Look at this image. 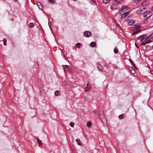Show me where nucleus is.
Segmentation results:
<instances>
[{
  "label": "nucleus",
  "instance_id": "nucleus-6",
  "mask_svg": "<svg viewBox=\"0 0 153 153\" xmlns=\"http://www.w3.org/2000/svg\"><path fill=\"white\" fill-rule=\"evenodd\" d=\"M151 41L150 40H145V41H144V42H143L141 44V45H144L146 44H147L149 42H151Z\"/></svg>",
  "mask_w": 153,
  "mask_h": 153
},
{
  "label": "nucleus",
  "instance_id": "nucleus-1",
  "mask_svg": "<svg viewBox=\"0 0 153 153\" xmlns=\"http://www.w3.org/2000/svg\"><path fill=\"white\" fill-rule=\"evenodd\" d=\"M129 9L127 6L122 7L121 10L119 11V14L120 15V18L121 19L127 15L129 13Z\"/></svg>",
  "mask_w": 153,
  "mask_h": 153
},
{
  "label": "nucleus",
  "instance_id": "nucleus-19",
  "mask_svg": "<svg viewBox=\"0 0 153 153\" xmlns=\"http://www.w3.org/2000/svg\"><path fill=\"white\" fill-rule=\"evenodd\" d=\"M114 51L115 53H117L118 52V50L117 48H114Z\"/></svg>",
  "mask_w": 153,
  "mask_h": 153
},
{
  "label": "nucleus",
  "instance_id": "nucleus-40",
  "mask_svg": "<svg viewBox=\"0 0 153 153\" xmlns=\"http://www.w3.org/2000/svg\"><path fill=\"white\" fill-rule=\"evenodd\" d=\"M152 10H153V7H152Z\"/></svg>",
  "mask_w": 153,
  "mask_h": 153
},
{
  "label": "nucleus",
  "instance_id": "nucleus-31",
  "mask_svg": "<svg viewBox=\"0 0 153 153\" xmlns=\"http://www.w3.org/2000/svg\"><path fill=\"white\" fill-rule=\"evenodd\" d=\"M130 61L131 62V63L132 64V65H134V67L135 68L136 67L134 65V62H133L131 60H130Z\"/></svg>",
  "mask_w": 153,
  "mask_h": 153
},
{
  "label": "nucleus",
  "instance_id": "nucleus-25",
  "mask_svg": "<svg viewBox=\"0 0 153 153\" xmlns=\"http://www.w3.org/2000/svg\"><path fill=\"white\" fill-rule=\"evenodd\" d=\"M74 123L72 122H71L70 124V126L71 127H73L74 126Z\"/></svg>",
  "mask_w": 153,
  "mask_h": 153
},
{
  "label": "nucleus",
  "instance_id": "nucleus-33",
  "mask_svg": "<svg viewBox=\"0 0 153 153\" xmlns=\"http://www.w3.org/2000/svg\"><path fill=\"white\" fill-rule=\"evenodd\" d=\"M131 21H130V22H128V24H129L130 25H131L132 23H131Z\"/></svg>",
  "mask_w": 153,
  "mask_h": 153
},
{
  "label": "nucleus",
  "instance_id": "nucleus-34",
  "mask_svg": "<svg viewBox=\"0 0 153 153\" xmlns=\"http://www.w3.org/2000/svg\"><path fill=\"white\" fill-rule=\"evenodd\" d=\"M150 73L152 74H153V71L152 70L150 71Z\"/></svg>",
  "mask_w": 153,
  "mask_h": 153
},
{
  "label": "nucleus",
  "instance_id": "nucleus-15",
  "mask_svg": "<svg viewBox=\"0 0 153 153\" xmlns=\"http://www.w3.org/2000/svg\"><path fill=\"white\" fill-rule=\"evenodd\" d=\"M76 142H77V144L78 145L81 146V143L80 142V140L79 139H77L76 140Z\"/></svg>",
  "mask_w": 153,
  "mask_h": 153
},
{
  "label": "nucleus",
  "instance_id": "nucleus-16",
  "mask_svg": "<svg viewBox=\"0 0 153 153\" xmlns=\"http://www.w3.org/2000/svg\"><path fill=\"white\" fill-rule=\"evenodd\" d=\"M37 141L38 142V143L39 144V145L40 146L42 144V141L39 140V139H37Z\"/></svg>",
  "mask_w": 153,
  "mask_h": 153
},
{
  "label": "nucleus",
  "instance_id": "nucleus-13",
  "mask_svg": "<svg viewBox=\"0 0 153 153\" xmlns=\"http://www.w3.org/2000/svg\"><path fill=\"white\" fill-rule=\"evenodd\" d=\"M97 68L100 71H102L103 70L102 67L100 65H97Z\"/></svg>",
  "mask_w": 153,
  "mask_h": 153
},
{
  "label": "nucleus",
  "instance_id": "nucleus-10",
  "mask_svg": "<svg viewBox=\"0 0 153 153\" xmlns=\"http://www.w3.org/2000/svg\"><path fill=\"white\" fill-rule=\"evenodd\" d=\"M111 8L112 10H114L117 8V6L114 4H113L111 6Z\"/></svg>",
  "mask_w": 153,
  "mask_h": 153
},
{
  "label": "nucleus",
  "instance_id": "nucleus-30",
  "mask_svg": "<svg viewBox=\"0 0 153 153\" xmlns=\"http://www.w3.org/2000/svg\"><path fill=\"white\" fill-rule=\"evenodd\" d=\"M93 113H94V114H97V111H96V110H94V111H93Z\"/></svg>",
  "mask_w": 153,
  "mask_h": 153
},
{
  "label": "nucleus",
  "instance_id": "nucleus-37",
  "mask_svg": "<svg viewBox=\"0 0 153 153\" xmlns=\"http://www.w3.org/2000/svg\"><path fill=\"white\" fill-rule=\"evenodd\" d=\"M118 0H113V1L115 2H117Z\"/></svg>",
  "mask_w": 153,
  "mask_h": 153
},
{
  "label": "nucleus",
  "instance_id": "nucleus-5",
  "mask_svg": "<svg viewBox=\"0 0 153 153\" xmlns=\"http://www.w3.org/2000/svg\"><path fill=\"white\" fill-rule=\"evenodd\" d=\"M84 36L87 37H89L91 36V33L89 31H85L84 33Z\"/></svg>",
  "mask_w": 153,
  "mask_h": 153
},
{
  "label": "nucleus",
  "instance_id": "nucleus-7",
  "mask_svg": "<svg viewBox=\"0 0 153 153\" xmlns=\"http://www.w3.org/2000/svg\"><path fill=\"white\" fill-rule=\"evenodd\" d=\"M133 33L132 35H133L134 34H135L138 33L140 31V30L138 29H136L135 28H134L133 30Z\"/></svg>",
  "mask_w": 153,
  "mask_h": 153
},
{
  "label": "nucleus",
  "instance_id": "nucleus-28",
  "mask_svg": "<svg viewBox=\"0 0 153 153\" xmlns=\"http://www.w3.org/2000/svg\"><path fill=\"white\" fill-rule=\"evenodd\" d=\"M152 37L151 35V34H150V35H149L147 37H146V39L152 38Z\"/></svg>",
  "mask_w": 153,
  "mask_h": 153
},
{
  "label": "nucleus",
  "instance_id": "nucleus-24",
  "mask_svg": "<svg viewBox=\"0 0 153 153\" xmlns=\"http://www.w3.org/2000/svg\"><path fill=\"white\" fill-rule=\"evenodd\" d=\"M124 118V115L123 114H121L119 116V118L120 119H123Z\"/></svg>",
  "mask_w": 153,
  "mask_h": 153
},
{
  "label": "nucleus",
  "instance_id": "nucleus-27",
  "mask_svg": "<svg viewBox=\"0 0 153 153\" xmlns=\"http://www.w3.org/2000/svg\"><path fill=\"white\" fill-rule=\"evenodd\" d=\"M48 1L51 3H54V1L53 0H48Z\"/></svg>",
  "mask_w": 153,
  "mask_h": 153
},
{
  "label": "nucleus",
  "instance_id": "nucleus-8",
  "mask_svg": "<svg viewBox=\"0 0 153 153\" xmlns=\"http://www.w3.org/2000/svg\"><path fill=\"white\" fill-rule=\"evenodd\" d=\"M36 4L40 9H41L42 8V6L40 2H37Z\"/></svg>",
  "mask_w": 153,
  "mask_h": 153
},
{
  "label": "nucleus",
  "instance_id": "nucleus-43",
  "mask_svg": "<svg viewBox=\"0 0 153 153\" xmlns=\"http://www.w3.org/2000/svg\"><path fill=\"white\" fill-rule=\"evenodd\" d=\"M91 0V1H93V0Z\"/></svg>",
  "mask_w": 153,
  "mask_h": 153
},
{
  "label": "nucleus",
  "instance_id": "nucleus-32",
  "mask_svg": "<svg viewBox=\"0 0 153 153\" xmlns=\"http://www.w3.org/2000/svg\"><path fill=\"white\" fill-rule=\"evenodd\" d=\"M146 4V3L145 2H143L142 3V6L145 5Z\"/></svg>",
  "mask_w": 153,
  "mask_h": 153
},
{
  "label": "nucleus",
  "instance_id": "nucleus-14",
  "mask_svg": "<svg viewBox=\"0 0 153 153\" xmlns=\"http://www.w3.org/2000/svg\"><path fill=\"white\" fill-rule=\"evenodd\" d=\"M91 125V122H90V121L87 122V125L88 127H89V128L90 127Z\"/></svg>",
  "mask_w": 153,
  "mask_h": 153
},
{
  "label": "nucleus",
  "instance_id": "nucleus-11",
  "mask_svg": "<svg viewBox=\"0 0 153 153\" xmlns=\"http://www.w3.org/2000/svg\"><path fill=\"white\" fill-rule=\"evenodd\" d=\"M96 44L94 42H92L90 44V45L92 47H94L96 46Z\"/></svg>",
  "mask_w": 153,
  "mask_h": 153
},
{
  "label": "nucleus",
  "instance_id": "nucleus-42",
  "mask_svg": "<svg viewBox=\"0 0 153 153\" xmlns=\"http://www.w3.org/2000/svg\"><path fill=\"white\" fill-rule=\"evenodd\" d=\"M118 25V26H119V25Z\"/></svg>",
  "mask_w": 153,
  "mask_h": 153
},
{
  "label": "nucleus",
  "instance_id": "nucleus-2",
  "mask_svg": "<svg viewBox=\"0 0 153 153\" xmlns=\"http://www.w3.org/2000/svg\"><path fill=\"white\" fill-rule=\"evenodd\" d=\"M146 35H143L138 37L137 39L140 40V42H142L143 41H145V40H146Z\"/></svg>",
  "mask_w": 153,
  "mask_h": 153
},
{
  "label": "nucleus",
  "instance_id": "nucleus-18",
  "mask_svg": "<svg viewBox=\"0 0 153 153\" xmlns=\"http://www.w3.org/2000/svg\"><path fill=\"white\" fill-rule=\"evenodd\" d=\"M110 1V0H103V2L105 4L108 3Z\"/></svg>",
  "mask_w": 153,
  "mask_h": 153
},
{
  "label": "nucleus",
  "instance_id": "nucleus-22",
  "mask_svg": "<svg viewBox=\"0 0 153 153\" xmlns=\"http://www.w3.org/2000/svg\"><path fill=\"white\" fill-rule=\"evenodd\" d=\"M131 72V74H134L135 73V71L134 70L132 69L130 70Z\"/></svg>",
  "mask_w": 153,
  "mask_h": 153
},
{
  "label": "nucleus",
  "instance_id": "nucleus-12",
  "mask_svg": "<svg viewBox=\"0 0 153 153\" xmlns=\"http://www.w3.org/2000/svg\"><path fill=\"white\" fill-rule=\"evenodd\" d=\"M143 10L142 9H139L137 11V13L138 14H140L142 13Z\"/></svg>",
  "mask_w": 153,
  "mask_h": 153
},
{
  "label": "nucleus",
  "instance_id": "nucleus-17",
  "mask_svg": "<svg viewBox=\"0 0 153 153\" xmlns=\"http://www.w3.org/2000/svg\"><path fill=\"white\" fill-rule=\"evenodd\" d=\"M3 41H4V45H7V40L6 39L4 38L3 39Z\"/></svg>",
  "mask_w": 153,
  "mask_h": 153
},
{
  "label": "nucleus",
  "instance_id": "nucleus-38",
  "mask_svg": "<svg viewBox=\"0 0 153 153\" xmlns=\"http://www.w3.org/2000/svg\"><path fill=\"white\" fill-rule=\"evenodd\" d=\"M63 54H64V53H63ZM63 56H64V58H65V59H66L65 57L64 54H63Z\"/></svg>",
  "mask_w": 153,
  "mask_h": 153
},
{
  "label": "nucleus",
  "instance_id": "nucleus-39",
  "mask_svg": "<svg viewBox=\"0 0 153 153\" xmlns=\"http://www.w3.org/2000/svg\"><path fill=\"white\" fill-rule=\"evenodd\" d=\"M14 0L15 1H18V0Z\"/></svg>",
  "mask_w": 153,
  "mask_h": 153
},
{
  "label": "nucleus",
  "instance_id": "nucleus-44",
  "mask_svg": "<svg viewBox=\"0 0 153 153\" xmlns=\"http://www.w3.org/2000/svg\"><path fill=\"white\" fill-rule=\"evenodd\" d=\"M152 53H153V52H152Z\"/></svg>",
  "mask_w": 153,
  "mask_h": 153
},
{
  "label": "nucleus",
  "instance_id": "nucleus-4",
  "mask_svg": "<svg viewBox=\"0 0 153 153\" xmlns=\"http://www.w3.org/2000/svg\"><path fill=\"white\" fill-rule=\"evenodd\" d=\"M62 66L65 71H70V66L67 65H63Z\"/></svg>",
  "mask_w": 153,
  "mask_h": 153
},
{
  "label": "nucleus",
  "instance_id": "nucleus-41",
  "mask_svg": "<svg viewBox=\"0 0 153 153\" xmlns=\"http://www.w3.org/2000/svg\"><path fill=\"white\" fill-rule=\"evenodd\" d=\"M152 48H153V45L152 46Z\"/></svg>",
  "mask_w": 153,
  "mask_h": 153
},
{
  "label": "nucleus",
  "instance_id": "nucleus-20",
  "mask_svg": "<svg viewBox=\"0 0 153 153\" xmlns=\"http://www.w3.org/2000/svg\"><path fill=\"white\" fill-rule=\"evenodd\" d=\"M34 25L32 23H30L29 25V26L30 27H33Z\"/></svg>",
  "mask_w": 153,
  "mask_h": 153
},
{
  "label": "nucleus",
  "instance_id": "nucleus-29",
  "mask_svg": "<svg viewBox=\"0 0 153 153\" xmlns=\"http://www.w3.org/2000/svg\"><path fill=\"white\" fill-rule=\"evenodd\" d=\"M141 0H134V2L135 3H137L139 2Z\"/></svg>",
  "mask_w": 153,
  "mask_h": 153
},
{
  "label": "nucleus",
  "instance_id": "nucleus-9",
  "mask_svg": "<svg viewBox=\"0 0 153 153\" xmlns=\"http://www.w3.org/2000/svg\"><path fill=\"white\" fill-rule=\"evenodd\" d=\"M90 89V87L89 86V84L87 83L86 87L85 88V91H87Z\"/></svg>",
  "mask_w": 153,
  "mask_h": 153
},
{
  "label": "nucleus",
  "instance_id": "nucleus-36",
  "mask_svg": "<svg viewBox=\"0 0 153 153\" xmlns=\"http://www.w3.org/2000/svg\"><path fill=\"white\" fill-rule=\"evenodd\" d=\"M151 35L152 37V38H153V33L151 34Z\"/></svg>",
  "mask_w": 153,
  "mask_h": 153
},
{
  "label": "nucleus",
  "instance_id": "nucleus-35",
  "mask_svg": "<svg viewBox=\"0 0 153 153\" xmlns=\"http://www.w3.org/2000/svg\"><path fill=\"white\" fill-rule=\"evenodd\" d=\"M135 46L137 48H138V47L137 45L136 44V43H135Z\"/></svg>",
  "mask_w": 153,
  "mask_h": 153
},
{
  "label": "nucleus",
  "instance_id": "nucleus-26",
  "mask_svg": "<svg viewBox=\"0 0 153 153\" xmlns=\"http://www.w3.org/2000/svg\"><path fill=\"white\" fill-rule=\"evenodd\" d=\"M136 29H138L139 30V29L140 28V26L139 25H136Z\"/></svg>",
  "mask_w": 153,
  "mask_h": 153
},
{
  "label": "nucleus",
  "instance_id": "nucleus-23",
  "mask_svg": "<svg viewBox=\"0 0 153 153\" xmlns=\"http://www.w3.org/2000/svg\"><path fill=\"white\" fill-rule=\"evenodd\" d=\"M59 93V91H56L54 93L55 95V96H58Z\"/></svg>",
  "mask_w": 153,
  "mask_h": 153
},
{
  "label": "nucleus",
  "instance_id": "nucleus-3",
  "mask_svg": "<svg viewBox=\"0 0 153 153\" xmlns=\"http://www.w3.org/2000/svg\"><path fill=\"white\" fill-rule=\"evenodd\" d=\"M152 14V13L151 11H148L144 13L143 16L145 18H148L150 17Z\"/></svg>",
  "mask_w": 153,
  "mask_h": 153
},
{
  "label": "nucleus",
  "instance_id": "nucleus-21",
  "mask_svg": "<svg viewBox=\"0 0 153 153\" xmlns=\"http://www.w3.org/2000/svg\"><path fill=\"white\" fill-rule=\"evenodd\" d=\"M76 47L77 48H80V43H77L76 45Z\"/></svg>",
  "mask_w": 153,
  "mask_h": 153
}]
</instances>
